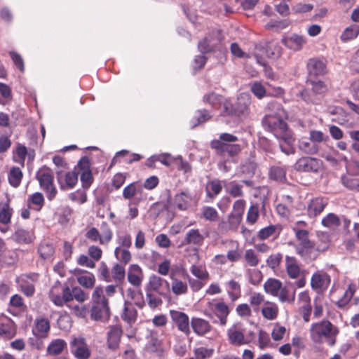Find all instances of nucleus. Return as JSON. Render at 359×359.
I'll list each match as a JSON object with an SVG mask.
<instances>
[{
    "instance_id": "obj_62",
    "label": "nucleus",
    "mask_w": 359,
    "mask_h": 359,
    "mask_svg": "<svg viewBox=\"0 0 359 359\" xmlns=\"http://www.w3.org/2000/svg\"><path fill=\"white\" fill-rule=\"evenodd\" d=\"M118 247L121 248H130L132 246V237L128 233L118 234L116 238Z\"/></svg>"
},
{
    "instance_id": "obj_18",
    "label": "nucleus",
    "mask_w": 359,
    "mask_h": 359,
    "mask_svg": "<svg viewBox=\"0 0 359 359\" xmlns=\"http://www.w3.org/2000/svg\"><path fill=\"white\" fill-rule=\"evenodd\" d=\"M306 69L310 78L325 75L327 72V61L325 58H310L307 62Z\"/></svg>"
},
{
    "instance_id": "obj_47",
    "label": "nucleus",
    "mask_w": 359,
    "mask_h": 359,
    "mask_svg": "<svg viewBox=\"0 0 359 359\" xmlns=\"http://www.w3.org/2000/svg\"><path fill=\"white\" fill-rule=\"evenodd\" d=\"M295 290L291 292L286 287L282 286L276 297H278V300L282 303L287 302L288 304H293L295 301Z\"/></svg>"
},
{
    "instance_id": "obj_44",
    "label": "nucleus",
    "mask_w": 359,
    "mask_h": 359,
    "mask_svg": "<svg viewBox=\"0 0 359 359\" xmlns=\"http://www.w3.org/2000/svg\"><path fill=\"white\" fill-rule=\"evenodd\" d=\"M245 264L251 268H256L259 262L260 258L253 249H247L243 255Z\"/></svg>"
},
{
    "instance_id": "obj_61",
    "label": "nucleus",
    "mask_w": 359,
    "mask_h": 359,
    "mask_svg": "<svg viewBox=\"0 0 359 359\" xmlns=\"http://www.w3.org/2000/svg\"><path fill=\"white\" fill-rule=\"evenodd\" d=\"M191 273L197 278L201 280H207L209 279V273L201 266L192 265L190 269Z\"/></svg>"
},
{
    "instance_id": "obj_64",
    "label": "nucleus",
    "mask_w": 359,
    "mask_h": 359,
    "mask_svg": "<svg viewBox=\"0 0 359 359\" xmlns=\"http://www.w3.org/2000/svg\"><path fill=\"white\" fill-rule=\"evenodd\" d=\"M342 184L351 190L359 191V180L351 176H344L341 178Z\"/></svg>"
},
{
    "instance_id": "obj_8",
    "label": "nucleus",
    "mask_w": 359,
    "mask_h": 359,
    "mask_svg": "<svg viewBox=\"0 0 359 359\" xmlns=\"http://www.w3.org/2000/svg\"><path fill=\"white\" fill-rule=\"evenodd\" d=\"M207 306L212 313L205 312V315L210 318H212V314H214L219 319V325L225 326L227 323L231 309L224 302V299H212L207 303Z\"/></svg>"
},
{
    "instance_id": "obj_9",
    "label": "nucleus",
    "mask_w": 359,
    "mask_h": 359,
    "mask_svg": "<svg viewBox=\"0 0 359 359\" xmlns=\"http://www.w3.org/2000/svg\"><path fill=\"white\" fill-rule=\"evenodd\" d=\"M101 233L95 227L90 228L86 233V237L89 241L98 242L101 245H108L113 238V231L107 222L101 224Z\"/></svg>"
},
{
    "instance_id": "obj_27",
    "label": "nucleus",
    "mask_w": 359,
    "mask_h": 359,
    "mask_svg": "<svg viewBox=\"0 0 359 359\" xmlns=\"http://www.w3.org/2000/svg\"><path fill=\"white\" fill-rule=\"evenodd\" d=\"M285 269L287 276L291 279H297L299 277L301 269L298 261L295 257L285 256Z\"/></svg>"
},
{
    "instance_id": "obj_13",
    "label": "nucleus",
    "mask_w": 359,
    "mask_h": 359,
    "mask_svg": "<svg viewBox=\"0 0 359 359\" xmlns=\"http://www.w3.org/2000/svg\"><path fill=\"white\" fill-rule=\"evenodd\" d=\"M323 168V161L317 158L304 156L294 165V169L302 172H318Z\"/></svg>"
},
{
    "instance_id": "obj_4",
    "label": "nucleus",
    "mask_w": 359,
    "mask_h": 359,
    "mask_svg": "<svg viewBox=\"0 0 359 359\" xmlns=\"http://www.w3.org/2000/svg\"><path fill=\"white\" fill-rule=\"evenodd\" d=\"M50 300L57 306H62L65 303L72 302L75 299L79 303H83L88 298V294L79 287L71 290L67 285L56 283L49 292Z\"/></svg>"
},
{
    "instance_id": "obj_63",
    "label": "nucleus",
    "mask_w": 359,
    "mask_h": 359,
    "mask_svg": "<svg viewBox=\"0 0 359 359\" xmlns=\"http://www.w3.org/2000/svg\"><path fill=\"white\" fill-rule=\"evenodd\" d=\"M194 353L195 359H206L212 357L214 349L201 346L195 348Z\"/></svg>"
},
{
    "instance_id": "obj_43",
    "label": "nucleus",
    "mask_w": 359,
    "mask_h": 359,
    "mask_svg": "<svg viewBox=\"0 0 359 359\" xmlns=\"http://www.w3.org/2000/svg\"><path fill=\"white\" fill-rule=\"evenodd\" d=\"M281 231V227L278 225L271 224L268 226L261 229L257 233V238L260 241H264L276 233L278 236Z\"/></svg>"
},
{
    "instance_id": "obj_29",
    "label": "nucleus",
    "mask_w": 359,
    "mask_h": 359,
    "mask_svg": "<svg viewBox=\"0 0 359 359\" xmlns=\"http://www.w3.org/2000/svg\"><path fill=\"white\" fill-rule=\"evenodd\" d=\"M261 313L263 318L267 320H276L279 314V307L275 302L266 301L262 305Z\"/></svg>"
},
{
    "instance_id": "obj_38",
    "label": "nucleus",
    "mask_w": 359,
    "mask_h": 359,
    "mask_svg": "<svg viewBox=\"0 0 359 359\" xmlns=\"http://www.w3.org/2000/svg\"><path fill=\"white\" fill-rule=\"evenodd\" d=\"M26 309L22 297L19 294H14L11 297L8 304V311L15 315L17 312H22Z\"/></svg>"
},
{
    "instance_id": "obj_5",
    "label": "nucleus",
    "mask_w": 359,
    "mask_h": 359,
    "mask_svg": "<svg viewBox=\"0 0 359 359\" xmlns=\"http://www.w3.org/2000/svg\"><path fill=\"white\" fill-rule=\"evenodd\" d=\"M251 102V96L246 93H241L234 102L227 98L223 103L222 115L240 119L245 118L250 114Z\"/></svg>"
},
{
    "instance_id": "obj_57",
    "label": "nucleus",
    "mask_w": 359,
    "mask_h": 359,
    "mask_svg": "<svg viewBox=\"0 0 359 359\" xmlns=\"http://www.w3.org/2000/svg\"><path fill=\"white\" fill-rule=\"evenodd\" d=\"M259 216V207L257 203L252 204L250 206L248 212L246 220L247 222L250 224H255Z\"/></svg>"
},
{
    "instance_id": "obj_31",
    "label": "nucleus",
    "mask_w": 359,
    "mask_h": 359,
    "mask_svg": "<svg viewBox=\"0 0 359 359\" xmlns=\"http://www.w3.org/2000/svg\"><path fill=\"white\" fill-rule=\"evenodd\" d=\"M192 202V196L187 191H182L173 198V205L180 210H186Z\"/></svg>"
},
{
    "instance_id": "obj_7",
    "label": "nucleus",
    "mask_w": 359,
    "mask_h": 359,
    "mask_svg": "<svg viewBox=\"0 0 359 359\" xmlns=\"http://www.w3.org/2000/svg\"><path fill=\"white\" fill-rule=\"evenodd\" d=\"M93 306L90 309V318L96 321H105L110 317L109 301L104 295L102 286L95 288L92 294Z\"/></svg>"
},
{
    "instance_id": "obj_35",
    "label": "nucleus",
    "mask_w": 359,
    "mask_h": 359,
    "mask_svg": "<svg viewBox=\"0 0 359 359\" xmlns=\"http://www.w3.org/2000/svg\"><path fill=\"white\" fill-rule=\"evenodd\" d=\"M226 99L227 98L224 97L222 95L215 92L206 93L203 97V102L210 105L213 108H218L220 105L223 106V103Z\"/></svg>"
},
{
    "instance_id": "obj_55",
    "label": "nucleus",
    "mask_w": 359,
    "mask_h": 359,
    "mask_svg": "<svg viewBox=\"0 0 359 359\" xmlns=\"http://www.w3.org/2000/svg\"><path fill=\"white\" fill-rule=\"evenodd\" d=\"M250 91L259 100H262L267 95L266 88L259 81H255L250 84Z\"/></svg>"
},
{
    "instance_id": "obj_32",
    "label": "nucleus",
    "mask_w": 359,
    "mask_h": 359,
    "mask_svg": "<svg viewBox=\"0 0 359 359\" xmlns=\"http://www.w3.org/2000/svg\"><path fill=\"white\" fill-rule=\"evenodd\" d=\"M27 203L29 208L39 212L45 205L43 195L40 192H35L29 195L27 199Z\"/></svg>"
},
{
    "instance_id": "obj_49",
    "label": "nucleus",
    "mask_w": 359,
    "mask_h": 359,
    "mask_svg": "<svg viewBox=\"0 0 359 359\" xmlns=\"http://www.w3.org/2000/svg\"><path fill=\"white\" fill-rule=\"evenodd\" d=\"M359 34V26L352 25L348 27L341 34L340 39L342 41L346 42L355 39Z\"/></svg>"
},
{
    "instance_id": "obj_25",
    "label": "nucleus",
    "mask_w": 359,
    "mask_h": 359,
    "mask_svg": "<svg viewBox=\"0 0 359 359\" xmlns=\"http://www.w3.org/2000/svg\"><path fill=\"white\" fill-rule=\"evenodd\" d=\"M75 276L78 283L86 289H92L95 284V277L90 272L81 269L75 271Z\"/></svg>"
},
{
    "instance_id": "obj_48",
    "label": "nucleus",
    "mask_w": 359,
    "mask_h": 359,
    "mask_svg": "<svg viewBox=\"0 0 359 359\" xmlns=\"http://www.w3.org/2000/svg\"><path fill=\"white\" fill-rule=\"evenodd\" d=\"M356 290V287L353 284H350L344 292L343 296L337 301V305L339 308H342L347 305L351 301Z\"/></svg>"
},
{
    "instance_id": "obj_54",
    "label": "nucleus",
    "mask_w": 359,
    "mask_h": 359,
    "mask_svg": "<svg viewBox=\"0 0 359 359\" xmlns=\"http://www.w3.org/2000/svg\"><path fill=\"white\" fill-rule=\"evenodd\" d=\"M129 248H121L116 247L114 250V255L116 258L124 264H127L131 260V253L128 250Z\"/></svg>"
},
{
    "instance_id": "obj_46",
    "label": "nucleus",
    "mask_w": 359,
    "mask_h": 359,
    "mask_svg": "<svg viewBox=\"0 0 359 359\" xmlns=\"http://www.w3.org/2000/svg\"><path fill=\"white\" fill-rule=\"evenodd\" d=\"M232 144L231 143L224 142L217 140H213L210 142V147L215 151L216 155L223 158H225V150Z\"/></svg>"
},
{
    "instance_id": "obj_34",
    "label": "nucleus",
    "mask_w": 359,
    "mask_h": 359,
    "mask_svg": "<svg viewBox=\"0 0 359 359\" xmlns=\"http://www.w3.org/2000/svg\"><path fill=\"white\" fill-rule=\"evenodd\" d=\"M287 169L285 166L272 165L269 170V177L270 180L278 182H285L286 181Z\"/></svg>"
},
{
    "instance_id": "obj_16",
    "label": "nucleus",
    "mask_w": 359,
    "mask_h": 359,
    "mask_svg": "<svg viewBox=\"0 0 359 359\" xmlns=\"http://www.w3.org/2000/svg\"><path fill=\"white\" fill-rule=\"evenodd\" d=\"M170 316L172 323L177 327L178 330L188 336L191 333V321L187 313L177 310H170Z\"/></svg>"
},
{
    "instance_id": "obj_11",
    "label": "nucleus",
    "mask_w": 359,
    "mask_h": 359,
    "mask_svg": "<svg viewBox=\"0 0 359 359\" xmlns=\"http://www.w3.org/2000/svg\"><path fill=\"white\" fill-rule=\"evenodd\" d=\"M145 305V302L142 297L138 302L134 304L130 301H125L122 312L121 313V318L129 326H132L137 319L138 313L135 306L140 309H142Z\"/></svg>"
},
{
    "instance_id": "obj_51",
    "label": "nucleus",
    "mask_w": 359,
    "mask_h": 359,
    "mask_svg": "<svg viewBox=\"0 0 359 359\" xmlns=\"http://www.w3.org/2000/svg\"><path fill=\"white\" fill-rule=\"evenodd\" d=\"M283 254L280 252L273 253L266 259V264L273 271L277 270L282 262Z\"/></svg>"
},
{
    "instance_id": "obj_39",
    "label": "nucleus",
    "mask_w": 359,
    "mask_h": 359,
    "mask_svg": "<svg viewBox=\"0 0 359 359\" xmlns=\"http://www.w3.org/2000/svg\"><path fill=\"white\" fill-rule=\"evenodd\" d=\"M121 158H126L125 161L128 163H132L135 161H139L142 158V156L137 154H130L129 151L127 150L120 151L117 152L116 156L113 158L110 168H111L117 162L121 161Z\"/></svg>"
},
{
    "instance_id": "obj_40",
    "label": "nucleus",
    "mask_w": 359,
    "mask_h": 359,
    "mask_svg": "<svg viewBox=\"0 0 359 359\" xmlns=\"http://www.w3.org/2000/svg\"><path fill=\"white\" fill-rule=\"evenodd\" d=\"M282 285L283 283L280 280L269 278L264 284V290L266 293L276 297L278 295V292L281 290Z\"/></svg>"
},
{
    "instance_id": "obj_59",
    "label": "nucleus",
    "mask_w": 359,
    "mask_h": 359,
    "mask_svg": "<svg viewBox=\"0 0 359 359\" xmlns=\"http://www.w3.org/2000/svg\"><path fill=\"white\" fill-rule=\"evenodd\" d=\"M202 214L203 218L210 222H217L219 219L217 210L211 206H204L202 209Z\"/></svg>"
},
{
    "instance_id": "obj_28",
    "label": "nucleus",
    "mask_w": 359,
    "mask_h": 359,
    "mask_svg": "<svg viewBox=\"0 0 359 359\" xmlns=\"http://www.w3.org/2000/svg\"><path fill=\"white\" fill-rule=\"evenodd\" d=\"M170 291L177 297L185 295L188 293L189 287L185 280H182L176 276H170Z\"/></svg>"
},
{
    "instance_id": "obj_50",
    "label": "nucleus",
    "mask_w": 359,
    "mask_h": 359,
    "mask_svg": "<svg viewBox=\"0 0 359 359\" xmlns=\"http://www.w3.org/2000/svg\"><path fill=\"white\" fill-rule=\"evenodd\" d=\"M266 302L264 295L260 292H253L249 299L250 304L255 312L259 311L260 306L264 305Z\"/></svg>"
},
{
    "instance_id": "obj_19",
    "label": "nucleus",
    "mask_w": 359,
    "mask_h": 359,
    "mask_svg": "<svg viewBox=\"0 0 359 359\" xmlns=\"http://www.w3.org/2000/svg\"><path fill=\"white\" fill-rule=\"evenodd\" d=\"M328 204V200L324 197H315L308 203L306 213L309 217L314 218L320 215Z\"/></svg>"
},
{
    "instance_id": "obj_21",
    "label": "nucleus",
    "mask_w": 359,
    "mask_h": 359,
    "mask_svg": "<svg viewBox=\"0 0 359 359\" xmlns=\"http://www.w3.org/2000/svg\"><path fill=\"white\" fill-rule=\"evenodd\" d=\"M227 337L229 343L236 346H241L249 343L245 337V331L243 329L233 325L227 330Z\"/></svg>"
},
{
    "instance_id": "obj_14",
    "label": "nucleus",
    "mask_w": 359,
    "mask_h": 359,
    "mask_svg": "<svg viewBox=\"0 0 359 359\" xmlns=\"http://www.w3.org/2000/svg\"><path fill=\"white\" fill-rule=\"evenodd\" d=\"M146 290L155 292L160 296L168 297L170 292V284L167 280L156 275H152L149 278Z\"/></svg>"
},
{
    "instance_id": "obj_20",
    "label": "nucleus",
    "mask_w": 359,
    "mask_h": 359,
    "mask_svg": "<svg viewBox=\"0 0 359 359\" xmlns=\"http://www.w3.org/2000/svg\"><path fill=\"white\" fill-rule=\"evenodd\" d=\"M16 334V325L13 320L6 316H0V337L11 339Z\"/></svg>"
},
{
    "instance_id": "obj_52",
    "label": "nucleus",
    "mask_w": 359,
    "mask_h": 359,
    "mask_svg": "<svg viewBox=\"0 0 359 359\" xmlns=\"http://www.w3.org/2000/svg\"><path fill=\"white\" fill-rule=\"evenodd\" d=\"M81 304H74L73 302H68L65 303V305L71 309L72 313L77 317L85 318L88 313V309L86 305Z\"/></svg>"
},
{
    "instance_id": "obj_12",
    "label": "nucleus",
    "mask_w": 359,
    "mask_h": 359,
    "mask_svg": "<svg viewBox=\"0 0 359 359\" xmlns=\"http://www.w3.org/2000/svg\"><path fill=\"white\" fill-rule=\"evenodd\" d=\"M70 352L76 359H89L91 350L82 337H74L69 343Z\"/></svg>"
},
{
    "instance_id": "obj_36",
    "label": "nucleus",
    "mask_w": 359,
    "mask_h": 359,
    "mask_svg": "<svg viewBox=\"0 0 359 359\" xmlns=\"http://www.w3.org/2000/svg\"><path fill=\"white\" fill-rule=\"evenodd\" d=\"M38 253L43 260L51 259L55 254L53 245L48 241H41L38 247Z\"/></svg>"
},
{
    "instance_id": "obj_53",
    "label": "nucleus",
    "mask_w": 359,
    "mask_h": 359,
    "mask_svg": "<svg viewBox=\"0 0 359 359\" xmlns=\"http://www.w3.org/2000/svg\"><path fill=\"white\" fill-rule=\"evenodd\" d=\"M248 281L253 285H258L262 280V273L260 270L252 268L246 270Z\"/></svg>"
},
{
    "instance_id": "obj_17",
    "label": "nucleus",
    "mask_w": 359,
    "mask_h": 359,
    "mask_svg": "<svg viewBox=\"0 0 359 359\" xmlns=\"http://www.w3.org/2000/svg\"><path fill=\"white\" fill-rule=\"evenodd\" d=\"M122 334L123 330L120 325H111L108 327L106 344L109 350L115 351L119 348Z\"/></svg>"
},
{
    "instance_id": "obj_33",
    "label": "nucleus",
    "mask_w": 359,
    "mask_h": 359,
    "mask_svg": "<svg viewBox=\"0 0 359 359\" xmlns=\"http://www.w3.org/2000/svg\"><path fill=\"white\" fill-rule=\"evenodd\" d=\"M222 181L219 179H213L207 182L205 186L206 196L213 200L222 191Z\"/></svg>"
},
{
    "instance_id": "obj_23",
    "label": "nucleus",
    "mask_w": 359,
    "mask_h": 359,
    "mask_svg": "<svg viewBox=\"0 0 359 359\" xmlns=\"http://www.w3.org/2000/svg\"><path fill=\"white\" fill-rule=\"evenodd\" d=\"M283 42L288 48L294 51H299L306 43L307 39L306 36L303 35L292 34V35L283 39Z\"/></svg>"
},
{
    "instance_id": "obj_30",
    "label": "nucleus",
    "mask_w": 359,
    "mask_h": 359,
    "mask_svg": "<svg viewBox=\"0 0 359 359\" xmlns=\"http://www.w3.org/2000/svg\"><path fill=\"white\" fill-rule=\"evenodd\" d=\"M143 271L137 264H132L128 273V282L135 287H140L143 280Z\"/></svg>"
},
{
    "instance_id": "obj_58",
    "label": "nucleus",
    "mask_w": 359,
    "mask_h": 359,
    "mask_svg": "<svg viewBox=\"0 0 359 359\" xmlns=\"http://www.w3.org/2000/svg\"><path fill=\"white\" fill-rule=\"evenodd\" d=\"M142 188L137 186V182H132L126 186L123 190V197L125 199L130 200Z\"/></svg>"
},
{
    "instance_id": "obj_2",
    "label": "nucleus",
    "mask_w": 359,
    "mask_h": 359,
    "mask_svg": "<svg viewBox=\"0 0 359 359\" xmlns=\"http://www.w3.org/2000/svg\"><path fill=\"white\" fill-rule=\"evenodd\" d=\"M292 231L298 242L294 246L295 252L306 262L316 259L320 253L326 250L329 247L328 241L318 243L311 240L308 230L294 226L292 228Z\"/></svg>"
},
{
    "instance_id": "obj_41",
    "label": "nucleus",
    "mask_w": 359,
    "mask_h": 359,
    "mask_svg": "<svg viewBox=\"0 0 359 359\" xmlns=\"http://www.w3.org/2000/svg\"><path fill=\"white\" fill-rule=\"evenodd\" d=\"M34 238V233L22 229H18L13 234L14 241L20 244L32 243Z\"/></svg>"
},
{
    "instance_id": "obj_15",
    "label": "nucleus",
    "mask_w": 359,
    "mask_h": 359,
    "mask_svg": "<svg viewBox=\"0 0 359 359\" xmlns=\"http://www.w3.org/2000/svg\"><path fill=\"white\" fill-rule=\"evenodd\" d=\"M331 283L330 276L323 270H318L311 278V287L318 294H323L329 287Z\"/></svg>"
},
{
    "instance_id": "obj_56",
    "label": "nucleus",
    "mask_w": 359,
    "mask_h": 359,
    "mask_svg": "<svg viewBox=\"0 0 359 359\" xmlns=\"http://www.w3.org/2000/svg\"><path fill=\"white\" fill-rule=\"evenodd\" d=\"M321 223L325 227L333 228L339 226L341 224V221L337 215L329 213L323 218Z\"/></svg>"
},
{
    "instance_id": "obj_1",
    "label": "nucleus",
    "mask_w": 359,
    "mask_h": 359,
    "mask_svg": "<svg viewBox=\"0 0 359 359\" xmlns=\"http://www.w3.org/2000/svg\"><path fill=\"white\" fill-rule=\"evenodd\" d=\"M270 108L276 110L273 114H266L262 119V125L271 132L277 138L283 140L287 144H291L294 138L289 130L288 126L285 121L287 112L282 105L276 102L269 103Z\"/></svg>"
},
{
    "instance_id": "obj_24",
    "label": "nucleus",
    "mask_w": 359,
    "mask_h": 359,
    "mask_svg": "<svg viewBox=\"0 0 359 359\" xmlns=\"http://www.w3.org/2000/svg\"><path fill=\"white\" fill-rule=\"evenodd\" d=\"M50 330V323L48 318H37L34 320V327L33 328V334L41 338H46Z\"/></svg>"
},
{
    "instance_id": "obj_37",
    "label": "nucleus",
    "mask_w": 359,
    "mask_h": 359,
    "mask_svg": "<svg viewBox=\"0 0 359 359\" xmlns=\"http://www.w3.org/2000/svg\"><path fill=\"white\" fill-rule=\"evenodd\" d=\"M67 342L62 339H53L47 347V354L50 355H60L67 348Z\"/></svg>"
},
{
    "instance_id": "obj_10",
    "label": "nucleus",
    "mask_w": 359,
    "mask_h": 359,
    "mask_svg": "<svg viewBox=\"0 0 359 359\" xmlns=\"http://www.w3.org/2000/svg\"><path fill=\"white\" fill-rule=\"evenodd\" d=\"M36 177L41 188L47 194V198L51 201L57 194V190L53 184V175L52 170L43 166L38 170Z\"/></svg>"
},
{
    "instance_id": "obj_6",
    "label": "nucleus",
    "mask_w": 359,
    "mask_h": 359,
    "mask_svg": "<svg viewBox=\"0 0 359 359\" xmlns=\"http://www.w3.org/2000/svg\"><path fill=\"white\" fill-rule=\"evenodd\" d=\"M328 91L327 84L323 80L309 78L299 93L301 98L308 104H318Z\"/></svg>"
},
{
    "instance_id": "obj_42",
    "label": "nucleus",
    "mask_w": 359,
    "mask_h": 359,
    "mask_svg": "<svg viewBox=\"0 0 359 359\" xmlns=\"http://www.w3.org/2000/svg\"><path fill=\"white\" fill-rule=\"evenodd\" d=\"M22 177V171L16 166L12 167L8 174V182L14 188H18L20 185Z\"/></svg>"
},
{
    "instance_id": "obj_3",
    "label": "nucleus",
    "mask_w": 359,
    "mask_h": 359,
    "mask_svg": "<svg viewBox=\"0 0 359 359\" xmlns=\"http://www.w3.org/2000/svg\"><path fill=\"white\" fill-rule=\"evenodd\" d=\"M339 332V328L326 319L312 323L309 328L310 339L313 343L318 345L326 344L330 347L336 345Z\"/></svg>"
},
{
    "instance_id": "obj_22",
    "label": "nucleus",
    "mask_w": 359,
    "mask_h": 359,
    "mask_svg": "<svg viewBox=\"0 0 359 359\" xmlns=\"http://www.w3.org/2000/svg\"><path fill=\"white\" fill-rule=\"evenodd\" d=\"M191 326L194 332L198 336H204L212 330L210 322L205 319L193 317L191 319Z\"/></svg>"
},
{
    "instance_id": "obj_45",
    "label": "nucleus",
    "mask_w": 359,
    "mask_h": 359,
    "mask_svg": "<svg viewBox=\"0 0 359 359\" xmlns=\"http://www.w3.org/2000/svg\"><path fill=\"white\" fill-rule=\"evenodd\" d=\"M228 286L227 294L232 302L236 301L241 296V284L235 280H231L226 283Z\"/></svg>"
},
{
    "instance_id": "obj_26",
    "label": "nucleus",
    "mask_w": 359,
    "mask_h": 359,
    "mask_svg": "<svg viewBox=\"0 0 359 359\" xmlns=\"http://www.w3.org/2000/svg\"><path fill=\"white\" fill-rule=\"evenodd\" d=\"M205 236L198 229H189L185 236L184 243L187 245L201 247L203 245Z\"/></svg>"
},
{
    "instance_id": "obj_60",
    "label": "nucleus",
    "mask_w": 359,
    "mask_h": 359,
    "mask_svg": "<svg viewBox=\"0 0 359 359\" xmlns=\"http://www.w3.org/2000/svg\"><path fill=\"white\" fill-rule=\"evenodd\" d=\"M13 210L8 203H5L0 210V222L8 224L11 222Z\"/></svg>"
}]
</instances>
